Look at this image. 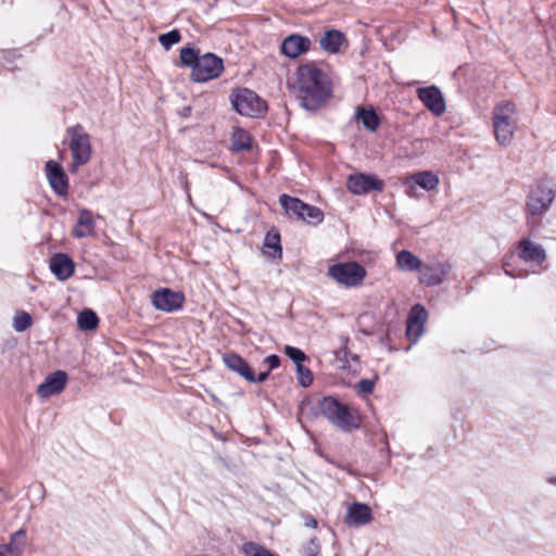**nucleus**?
I'll list each match as a JSON object with an SVG mask.
<instances>
[{
	"instance_id": "33",
	"label": "nucleus",
	"mask_w": 556,
	"mask_h": 556,
	"mask_svg": "<svg viewBox=\"0 0 556 556\" xmlns=\"http://www.w3.org/2000/svg\"><path fill=\"white\" fill-rule=\"evenodd\" d=\"M33 324V317L25 311H20L15 314L13 320V328L17 332H23L28 329Z\"/></svg>"
},
{
	"instance_id": "47",
	"label": "nucleus",
	"mask_w": 556,
	"mask_h": 556,
	"mask_svg": "<svg viewBox=\"0 0 556 556\" xmlns=\"http://www.w3.org/2000/svg\"><path fill=\"white\" fill-rule=\"evenodd\" d=\"M548 483L551 484H556V477H552L547 480Z\"/></svg>"
},
{
	"instance_id": "31",
	"label": "nucleus",
	"mask_w": 556,
	"mask_h": 556,
	"mask_svg": "<svg viewBox=\"0 0 556 556\" xmlns=\"http://www.w3.org/2000/svg\"><path fill=\"white\" fill-rule=\"evenodd\" d=\"M13 556H20L26 545V532L21 529L11 535L9 544H3Z\"/></svg>"
},
{
	"instance_id": "2",
	"label": "nucleus",
	"mask_w": 556,
	"mask_h": 556,
	"mask_svg": "<svg viewBox=\"0 0 556 556\" xmlns=\"http://www.w3.org/2000/svg\"><path fill=\"white\" fill-rule=\"evenodd\" d=\"M316 415L324 416L343 432H351L362 426V418L355 409H351L334 396H324L318 401Z\"/></svg>"
},
{
	"instance_id": "10",
	"label": "nucleus",
	"mask_w": 556,
	"mask_h": 556,
	"mask_svg": "<svg viewBox=\"0 0 556 556\" xmlns=\"http://www.w3.org/2000/svg\"><path fill=\"white\" fill-rule=\"evenodd\" d=\"M151 300L157 311L169 313L176 312L182 307L185 294L169 288H161L152 293Z\"/></svg>"
},
{
	"instance_id": "35",
	"label": "nucleus",
	"mask_w": 556,
	"mask_h": 556,
	"mask_svg": "<svg viewBox=\"0 0 556 556\" xmlns=\"http://www.w3.org/2000/svg\"><path fill=\"white\" fill-rule=\"evenodd\" d=\"M242 551L247 556H276L266 547L254 542L244 543L242 546Z\"/></svg>"
},
{
	"instance_id": "24",
	"label": "nucleus",
	"mask_w": 556,
	"mask_h": 556,
	"mask_svg": "<svg viewBox=\"0 0 556 556\" xmlns=\"http://www.w3.org/2000/svg\"><path fill=\"white\" fill-rule=\"evenodd\" d=\"M264 248L271 250L273 252H268V256L273 260H280L282 257V247L280 243V233L277 229L271 228L265 235Z\"/></svg>"
},
{
	"instance_id": "34",
	"label": "nucleus",
	"mask_w": 556,
	"mask_h": 556,
	"mask_svg": "<svg viewBox=\"0 0 556 556\" xmlns=\"http://www.w3.org/2000/svg\"><path fill=\"white\" fill-rule=\"evenodd\" d=\"M181 40V34L178 29H172L159 36V42L165 50H169L174 45Z\"/></svg>"
},
{
	"instance_id": "15",
	"label": "nucleus",
	"mask_w": 556,
	"mask_h": 556,
	"mask_svg": "<svg viewBox=\"0 0 556 556\" xmlns=\"http://www.w3.org/2000/svg\"><path fill=\"white\" fill-rule=\"evenodd\" d=\"M67 382V374L64 370H55L48 375L37 388V394L41 397H49L62 392Z\"/></svg>"
},
{
	"instance_id": "32",
	"label": "nucleus",
	"mask_w": 556,
	"mask_h": 556,
	"mask_svg": "<svg viewBox=\"0 0 556 556\" xmlns=\"http://www.w3.org/2000/svg\"><path fill=\"white\" fill-rule=\"evenodd\" d=\"M428 312L421 304H415L408 314L407 321L417 325V331L424 332V325L427 321Z\"/></svg>"
},
{
	"instance_id": "26",
	"label": "nucleus",
	"mask_w": 556,
	"mask_h": 556,
	"mask_svg": "<svg viewBox=\"0 0 556 556\" xmlns=\"http://www.w3.org/2000/svg\"><path fill=\"white\" fill-rule=\"evenodd\" d=\"M201 56L202 54H200V50L198 48L188 45L180 49L179 64L182 67L190 68L192 72Z\"/></svg>"
},
{
	"instance_id": "29",
	"label": "nucleus",
	"mask_w": 556,
	"mask_h": 556,
	"mask_svg": "<svg viewBox=\"0 0 556 556\" xmlns=\"http://www.w3.org/2000/svg\"><path fill=\"white\" fill-rule=\"evenodd\" d=\"M99 317L98 315L89 308L84 309L79 313L77 317V325L80 330H94L99 326Z\"/></svg>"
},
{
	"instance_id": "41",
	"label": "nucleus",
	"mask_w": 556,
	"mask_h": 556,
	"mask_svg": "<svg viewBox=\"0 0 556 556\" xmlns=\"http://www.w3.org/2000/svg\"><path fill=\"white\" fill-rule=\"evenodd\" d=\"M421 334L422 332L417 331V325L407 321L406 336L410 341L416 342Z\"/></svg>"
},
{
	"instance_id": "4",
	"label": "nucleus",
	"mask_w": 556,
	"mask_h": 556,
	"mask_svg": "<svg viewBox=\"0 0 556 556\" xmlns=\"http://www.w3.org/2000/svg\"><path fill=\"white\" fill-rule=\"evenodd\" d=\"M229 100L232 109L242 116L263 118L268 110L267 102L249 88H236Z\"/></svg>"
},
{
	"instance_id": "3",
	"label": "nucleus",
	"mask_w": 556,
	"mask_h": 556,
	"mask_svg": "<svg viewBox=\"0 0 556 556\" xmlns=\"http://www.w3.org/2000/svg\"><path fill=\"white\" fill-rule=\"evenodd\" d=\"M556 197V184L547 178L535 181L531 187L526 200L527 224H531V218L545 214Z\"/></svg>"
},
{
	"instance_id": "42",
	"label": "nucleus",
	"mask_w": 556,
	"mask_h": 556,
	"mask_svg": "<svg viewBox=\"0 0 556 556\" xmlns=\"http://www.w3.org/2000/svg\"><path fill=\"white\" fill-rule=\"evenodd\" d=\"M269 374H270L269 370H265V371H261L260 374L255 375L254 370L252 369V378H248L247 381L251 382V383H262L268 379Z\"/></svg>"
},
{
	"instance_id": "17",
	"label": "nucleus",
	"mask_w": 556,
	"mask_h": 556,
	"mask_svg": "<svg viewBox=\"0 0 556 556\" xmlns=\"http://www.w3.org/2000/svg\"><path fill=\"white\" fill-rule=\"evenodd\" d=\"M518 255L525 263L541 265L546 260V252L541 244L532 242L529 238H522L518 242Z\"/></svg>"
},
{
	"instance_id": "12",
	"label": "nucleus",
	"mask_w": 556,
	"mask_h": 556,
	"mask_svg": "<svg viewBox=\"0 0 556 556\" xmlns=\"http://www.w3.org/2000/svg\"><path fill=\"white\" fill-rule=\"evenodd\" d=\"M46 176L53 192L59 197L68 193V176L64 168L55 161L50 160L45 165Z\"/></svg>"
},
{
	"instance_id": "48",
	"label": "nucleus",
	"mask_w": 556,
	"mask_h": 556,
	"mask_svg": "<svg viewBox=\"0 0 556 556\" xmlns=\"http://www.w3.org/2000/svg\"><path fill=\"white\" fill-rule=\"evenodd\" d=\"M182 184H184L185 190L188 192L189 190H188V182H187V180L185 179Z\"/></svg>"
},
{
	"instance_id": "44",
	"label": "nucleus",
	"mask_w": 556,
	"mask_h": 556,
	"mask_svg": "<svg viewBox=\"0 0 556 556\" xmlns=\"http://www.w3.org/2000/svg\"><path fill=\"white\" fill-rule=\"evenodd\" d=\"M317 523H318V522H317V520H316L314 517H312V516H306V517H305V522H304V525H305L306 527H309V528H316V527H317Z\"/></svg>"
},
{
	"instance_id": "7",
	"label": "nucleus",
	"mask_w": 556,
	"mask_h": 556,
	"mask_svg": "<svg viewBox=\"0 0 556 556\" xmlns=\"http://www.w3.org/2000/svg\"><path fill=\"white\" fill-rule=\"evenodd\" d=\"M327 275L339 285L353 288L363 282L366 269L358 262L350 261L329 266Z\"/></svg>"
},
{
	"instance_id": "22",
	"label": "nucleus",
	"mask_w": 556,
	"mask_h": 556,
	"mask_svg": "<svg viewBox=\"0 0 556 556\" xmlns=\"http://www.w3.org/2000/svg\"><path fill=\"white\" fill-rule=\"evenodd\" d=\"M93 231H94V220H93L92 212L87 208L80 210L77 223L72 231L73 236L75 238H79V239L86 238L88 236H91L93 233Z\"/></svg>"
},
{
	"instance_id": "23",
	"label": "nucleus",
	"mask_w": 556,
	"mask_h": 556,
	"mask_svg": "<svg viewBox=\"0 0 556 556\" xmlns=\"http://www.w3.org/2000/svg\"><path fill=\"white\" fill-rule=\"evenodd\" d=\"M414 182L426 191H432L439 186V177L430 170L416 173L405 180V184Z\"/></svg>"
},
{
	"instance_id": "25",
	"label": "nucleus",
	"mask_w": 556,
	"mask_h": 556,
	"mask_svg": "<svg viewBox=\"0 0 556 556\" xmlns=\"http://www.w3.org/2000/svg\"><path fill=\"white\" fill-rule=\"evenodd\" d=\"M252 149V137L243 128H236L231 136V150L233 152L249 151Z\"/></svg>"
},
{
	"instance_id": "16",
	"label": "nucleus",
	"mask_w": 556,
	"mask_h": 556,
	"mask_svg": "<svg viewBox=\"0 0 556 556\" xmlns=\"http://www.w3.org/2000/svg\"><path fill=\"white\" fill-rule=\"evenodd\" d=\"M49 268L60 281L70 279L75 271V263L66 253H55L49 263Z\"/></svg>"
},
{
	"instance_id": "20",
	"label": "nucleus",
	"mask_w": 556,
	"mask_h": 556,
	"mask_svg": "<svg viewBox=\"0 0 556 556\" xmlns=\"http://www.w3.org/2000/svg\"><path fill=\"white\" fill-rule=\"evenodd\" d=\"M344 42H346V37L338 29H327L319 39L320 48L329 54L339 53Z\"/></svg>"
},
{
	"instance_id": "5",
	"label": "nucleus",
	"mask_w": 556,
	"mask_h": 556,
	"mask_svg": "<svg viewBox=\"0 0 556 556\" xmlns=\"http://www.w3.org/2000/svg\"><path fill=\"white\" fill-rule=\"evenodd\" d=\"M515 110V104L508 101L497 104L493 110L494 135L502 146H508L513 140L516 129Z\"/></svg>"
},
{
	"instance_id": "49",
	"label": "nucleus",
	"mask_w": 556,
	"mask_h": 556,
	"mask_svg": "<svg viewBox=\"0 0 556 556\" xmlns=\"http://www.w3.org/2000/svg\"><path fill=\"white\" fill-rule=\"evenodd\" d=\"M212 399L214 402H219L218 399L214 394L212 395Z\"/></svg>"
},
{
	"instance_id": "36",
	"label": "nucleus",
	"mask_w": 556,
	"mask_h": 556,
	"mask_svg": "<svg viewBox=\"0 0 556 556\" xmlns=\"http://www.w3.org/2000/svg\"><path fill=\"white\" fill-rule=\"evenodd\" d=\"M298 382L303 388L312 386L314 377L312 370L304 366V363L296 365Z\"/></svg>"
},
{
	"instance_id": "6",
	"label": "nucleus",
	"mask_w": 556,
	"mask_h": 556,
	"mask_svg": "<svg viewBox=\"0 0 556 556\" xmlns=\"http://www.w3.org/2000/svg\"><path fill=\"white\" fill-rule=\"evenodd\" d=\"M67 132L71 135L70 150L72 153V163L68 169L71 173H76L91 157L90 136L80 124L70 127Z\"/></svg>"
},
{
	"instance_id": "45",
	"label": "nucleus",
	"mask_w": 556,
	"mask_h": 556,
	"mask_svg": "<svg viewBox=\"0 0 556 556\" xmlns=\"http://www.w3.org/2000/svg\"><path fill=\"white\" fill-rule=\"evenodd\" d=\"M343 353H344V357L345 358H348V356H349L352 361L359 362V356L356 355V354L351 353L348 349H344Z\"/></svg>"
},
{
	"instance_id": "46",
	"label": "nucleus",
	"mask_w": 556,
	"mask_h": 556,
	"mask_svg": "<svg viewBox=\"0 0 556 556\" xmlns=\"http://www.w3.org/2000/svg\"><path fill=\"white\" fill-rule=\"evenodd\" d=\"M4 54H5L4 58H9V56L13 58L14 56V51H5Z\"/></svg>"
},
{
	"instance_id": "28",
	"label": "nucleus",
	"mask_w": 556,
	"mask_h": 556,
	"mask_svg": "<svg viewBox=\"0 0 556 556\" xmlns=\"http://www.w3.org/2000/svg\"><path fill=\"white\" fill-rule=\"evenodd\" d=\"M279 203L288 214H293L299 219L303 215L304 202L299 198L283 193L279 197Z\"/></svg>"
},
{
	"instance_id": "43",
	"label": "nucleus",
	"mask_w": 556,
	"mask_h": 556,
	"mask_svg": "<svg viewBox=\"0 0 556 556\" xmlns=\"http://www.w3.org/2000/svg\"><path fill=\"white\" fill-rule=\"evenodd\" d=\"M191 113H192V106L191 105H186L184 108H181L180 110H178L177 114L181 117V118H188L191 116Z\"/></svg>"
},
{
	"instance_id": "13",
	"label": "nucleus",
	"mask_w": 556,
	"mask_h": 556,
	"mask_svg": "<svg viewBox=\"0 0 556 556\" xmlns=\"http://www.w3.org/2000/svg\"><path fill=\"white\" fill-rule=\"evenodd\" d=\"M451 268L452 266L447 262H435L432 264L422 265L419 269V281L426 287L439 286L444 281L451 271Z\"/></svg>"
},
{
	"instance_id": "1",
	"label": "nucleus",
	"mask_w": 556,
	"mask_h": 556,
	"mask_svg": "<svg viewBox=\"0 0 556 556\" xmlns=\"http://www.w3.org/2000/svg\"><path fill=\"white\" fill-rule=\"evenodd\" d=\"M293 90L302 108L316 112L331 98L332 84L315 63H305L296 68Z\"/></svg>"
},
{
	"instance_id": "30",
	"label": "nucleus",
	"mask_w": 556,
	"mask_h": 556,
	"mask_svg": "<svg viewBox=\"0 0 556 556\" xmlns=\"http://www.w3.org/2000/svg\"><path fill=\"white\" fill-rule=\"evenodd\" d=\"M324 212L314 205L307 204L304 202L303 215H301V220L306 222L309 225L317 226L324 220Z\"/></svg>"
},
{
	"instance_id": "37",
	"label": "nucleus",
	"mask_w": 556,
	"mask_h": 556,
	"mask_svg": "<svg viewBox=\"0 0 556 556\" xmlns=\"http://www.w3.org/2000/svg\"><path fill=\"white\" fill-rule=\"evenodd\" d=\"M283 352L295 364V366L307 361V355L299 348L286 345Z\"/></svg>"
},
{
	"instance_id": "40",
	"label": "nucleus",
	"mask_w": 556,
	"mask_h": 556,
	"mask_svg": "<svg viewBox=\"0 0 556 556\" xmlns=\"http://www.w3.org/2000/svg\"><path fill=\"white\" fill-rule=\"evenodd\" d=\"M263 362L267 365V370L271 371L280 366L281 359L277 354H270Z\"/></svg>"
},
{
	"instance_id": "9",
	"label": "nucleus",
	"mask_w": 556,
	"mask_h": 556,
	"mask_svg": "<svg viewBox=\"0 0 556 556\" xmlns=\"http://www.w3.org/2000/svg\"><path fill=\"white\" fill-rule=\"evenodd\" d=\"M346 188L351 193L357 195L371 191L381 192L384 189V181L375 174L355 173L349 176Z\"/></svg>"
},
{
	"instance_id": "8",
	"label": "nucleus",
	"mask_w": 556,
	"mask_h": 556,
	"mask_svg": "<svg viewBox=\"0 0 556 556\" xmlns=\"http://www.w3.org/2000/svg\"><path fill=\"white\" fill-rule=\"evenodd\" d=\"M223 72V59L212 52H207L202 54L197 66L190 73V79L202 84L218 78Z\"/></svg>"
},
{
	"instance_id": "27",
	"label": "nucleus",
	"mask_w": 556,
	"mask_h": 556,
	"mask_svg": "<svg viewBox=\"0 0 556 556\" xmlns=\"http://www.w3.org/2000/svg\"><path fill=\"white\" fill-rule=\"evenodd\" d=\"M396 263L401 269L408 271L419 270L422 266L420 258L407 250H403L397 254Z\"/></svg>"
},
{
	"instance_id": "19",
	"label": "nucleus",
	"mask_w": 556,
	"mask_h": 556,
	"mask_svg": "<svg viewBox=\"0 0 556 556\" xmlns=\"http://www.w3.org/2000/svg\"><path fill=\"white\" fill-rule=\"evenodd\" d=\"M223 363L229 370L244 380L252 378V367L241 355L235 352H226L223 354Z\"/></svg>"
},
{
	"instance_id": "14",
	"label": "nucleus",
	"mask_w": 556,
	"mask_h": 556,
	"mask_svg": "<svg viewBox=\"0 0 556 556\" xmlns=\"http://www.w3.org/2000/svg\"><path fill=\"white\" fill-rule=\"evenodd\" d=\"M312 41L308 37L299 34L287 36L280 46V52L289 59H295L311 50Z\"/></svg>"
},
{
	"instance_id": "39",
	"label": "nucleus",
	"mask_w": 556,
	"mask_h": 556,
	"mask_svg": "<svg viewBox=\"0 0 556 556\" xmlns=\"http://www.w3.org/2000/svg\"><path fill=\"white\" fill-rule=\"evenodd\" d=\"M320 552V545L316 539H311L304 546V554L306 556H317Z\"/></svg>"
},
{
	"instance_id": "11",
	"label": "nucleus",
	"mask_w": 556,
	"mask_h": 556,
	"mask_svg": "<svg viewBox=\"0 0 556 556\" xmlns=\"http://www.w3.org/2000/svg\"><path fill=\"white\" fill-rule=\"evenodd\" d=\"M416 93L417 98L433 115L441 116L445 112V99L438 86L420 87L416 90Z\"/></svg>"
},
{
	"instance_id": "38",
	"label": "nucleus",
	"mask_w": 556,
	"mask_h": 556,
	"mask_svg": "<svg viewBox=\"0 0 556 556\" xmlns=\"http://www.w3.org/2000/svg\"><path fill=\"white\" fill-rule=\"evenodd\" d=\"M378 379V376L375 377V379H361L357 382V390L361 394L364 396L369 395L372 393L375 388V381Z\"/></svg>"
},
{
	"instance_id": "21",
	"label": "nucleus",
	"mask_w": 556,
	"mask_h": 556,
	"mask_svg": "<svg viewBox=\"0 0 556 556\" xmlns=\"http://www.w3.org/2000/svg\"><path fill=\"white\" fill-rule=\"evenodd\" d=\"M355 119L370 132H375L381 124V117L372 106H357L355 110Z\"/></svg>"
},
{
	"instance_id": "18",
	"label": "nucleus",
	"mask_w": 556,
	"mask_h": 556,
	"mask_svg": "<svg viewBox=\"0 0 556 556\" xmlns=\"http://www.w3.org/2000/svg\"><path fill=\"white\" fill-rule=\"evenodd\" d=\"M372 520L371 508L363 503H352L345 514V523L350 527L368 525Z\"/></svg>"
}]
</instances>
